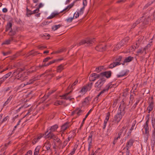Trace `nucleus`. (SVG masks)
I'll use <instances>...</instances> for the list:
<instances>
[{
  "label": "nucleus",
  "instance_id": "47",
  "mask_svg": "<svg viewBox=\"0 0 155 155\" xmlns=\"http://www.w3.org/2000/svg\"><path fill=\"white\" fill-rule=\"evenodd\" d=\"M148 124L145 123V124L143 127V128L145 130H149V128Z\"/></svg>",
  "mask_w": 155,
  "mask_h": 155
},
{
  "label": "nucleus",
  "instance_id": "58",
  "mask_svg": "<svg viewBox=\"0 0 155 155\" xmlns=\"http://www.w3.org/2000/svg\"><path fill=\"white\" fill-rule=\"evenodd\" d=\"M39 11V9H38V8H37L35 10H34L32 12V14H35V13H37Z\"/></svg>",
  "mask_w": 155,
  "mask_h": 155
},
{
  "label": "nucleus",
  "instance_id": "15",
  "mask_svg": "<svg viewBox=\"0 0 155 155\" xmlns=\"http://www.w3.org/2000/svg\"><path fill=\"white\" fill-rule=\"evenodd\" d=\"M48 130H47L45 133V135H46V137L47 138H49L50 139H52L53 137L54 134L53 133V132L50 131L48 133Z\"/></svg>",
  "mask_w": 155,
  "mask_h": 155
},
{
  "label": "nucleus",
  "instance_id": "59",
  "mask_svg": "<svg viewBox=\"0 0 155 155\" xmlns=\"http://www.w3.org/2000/svg\"><path fill=\"white\" fill-rule=\"evenodd\" d=\"M102 68L101 67H98L96 68L95 71L97 72H99L101 71Z\"/></svg>",
  "mask_w": 155,
  "mask_h": 155
},
{
  "label": "nucleus",
  "instance_id": "11",
  "mask_svg": "<svg viewBox=\"0 0 155 155\" xmlns=\"http://www.w3.org/2000/svg\"><path fill=\"white\" fill-rule=\"evenodd\" d=\"M44 134H40L38 135V136L37 137H36V138H35L33 139L32 141V143L33 144H35L44 136Z\"/></svg>",
  "mask_w": 155,
  "mask_h": 155
},
{
  "label": "nucleus",
  "instance_id": "31",
  "mask_svg": "<svg viewBox=\"0 0 155 155\" xmlns=\"http://www.w3.org/2000/svg\"><path fill=\"white\" fill-rule=\"evenodd\" d=\"M61 26V24H59L58 25H54L52 27V29L54 31H55L57 30L58 28H59Z\"/></svg>",
  "mask_w": 155,
  "mask_h": 155
},
{
  "label": "nucleus",
  "instance_id": "10",
  "mask_svg": "<svg viewBox=\"0 0 155 155\" xmlns=\"http://www.w3.org/2000/svg\"><path fill=\"white\" fill-rule=\"evenodd\" d=\"M69 123L66 122L62 125L61 127V132H62L63 133L65 130L69 127Z\"/></svg>",
  "mask_w": 155,
  "mask_h": 155
},
{
  "label": "nucleus",
  "instance_id": "9",
  "mask_svg": "<svg viewBox=\"0 0 155 155\" xmlns=\"http://www.w3.org/2000/svg\"><path fill=\"white\" fill-rule=\"evenodd\" d=\"M106 46L105 45H99L96 47L95 48L97 50H98L99 51H105L106 49Z\"/></svg>",
  "mask_w": 155,
  "mask_h": 155
},
{
  "label": "nucleus",
  "instance_id": "22",
  "mask_svg": "<svg viewBox=\"0 0 155 155\" xmlns=\"http://www.w3.org/2000/svg\"><path fill=\"white\" fill-rule=\"evenodd\" d=\"M90 99V98L89 97H86L84 101L82 102L83 105L85 106L88 105L89 104Z\"/></svg>",
  "mask_w": 155,
  "mask_h": 155
},
{
  "label": "nucleus",
  "instance_id": "43",
  "mask_svg": "<svg viewBox=\"0 0 155 155\" xmlns=\"http://www.w3.org/2000/svg\"><path fill=\"white\" fill-rule=\"evenodd\" d=\"M12 73L11 72H9L8 73L4 75L3 77L5 79V80H6L7 78H8L11 75Z\"/></svg>",
  "mask_w": 155,
  "mask_h": 155
},
{
  "label": "nucleus",
  "instance_id": "57",
  "mask_svg": "<svg viewBox=\"0 0 155 155\" xmlns=\"http://www.w3.org/2000/svg\"><path fill=\"white\" fill-rule=\"evenodd\" d=\"M155 141L151 140V146L152 150H153L155 146Z\"/></svg>",
  "mask_w": 155,
  "mask_h": 155
},
{
  "label": "nucleus",
  "instance_id": "18",
  "mask_svg": "<svg viewBox=\"0 0 155 155\" xmlns=\"http://www.w3.org/2000/svg\"><path fill=\"white\" fill-rule=\"evenodd\" d=\"M74 112H76V114L78 116H80L84 113V111L80 108H78L76 109Z\"/></svg>",
  "mask_w": 155,
  "mask_h": 155
},
{
  "label": "nucleus",
  "instance_id": "19",
  "mask_svg": "<svg viewBox=\"0 0 155 155\" xmlns=\"http://www.w3.org/2000/svg\"><path fill=\"white\" fill-rule=\"evenodd\" d=\"M64 65L63 64H61L58 66L57 69V72H61L64 69Z\"/></svg>",
  "mask_w": 155,
  "mask_h": 155
},
{
  "label": "nucleus",
  "instance_id": "56",
  "mask_svg": "<svg viewBox=\"0 0 155 155\" xmlns=\"http://www.w3.org/2000/svg\"><path fill=\"white\" fill-rule=\"evenodd\" d=\"M139 101L140 100H138L133 105L132 107V108L134 109H135L136 107V106L139 103Z\"/></svg>",
  "mask_w": 155,
  "mask_h": 155
},
{
  "label": "nucleus",
  "instance_id": "13",
  "mask_svg": "<svg viewBox=\"0 0 155 155\" xmlns=\"http://www.w3.org/2000/svg\"><path fill=\"white\" fill-rule=\"evenodd\" d=\"M134 142V140L132 139H130L126 143V148H130L133 146Z\"/></svg>",
  "mask_w": 155,
  "mask_h": 155
},
{
  "label": "nucleus",
  "instance_id": "44",
  "mask_svg": "<svg viewBox=\"0 0 155 155\" xmlns=\"http://www.w3.org/2000/svg\"><path fill=\"white\" fill-rule=\"evenodd\" d=\"M79 10L77 11L76 12H75L74 15L73 17L74 18L75 17V18H78L79 16Z\"/></svg>",
  "mask_w": 155,
  "mask_h": 155
},
{
  "label": "nucleus",
  "instance_id": "53",
  "mask_svg": "<svg viewBox=\"0 0 155 155\" xmlns=\"http://www.w3.org/2000/svg\"><path fill=\"white\" fill-rule=\"evenodd\" d=\"M150 114H147L146 117V118L147 119V120L146 122V123L148 124L149 121V118H150Z\"/></svg>",
  "mask_w": 155,
  "mask_h": 155
},
{
  "label": "nucleus",
  "instance_id": "45",
  "mask_svg": "<svg viewBox=\"0 0 155 155\" xmlns=\"http://www.w3.org/2000/svg\"><path fill=\"white\" fill-rule=\"evenodd\" d=\"M151 124L153 127L154 128L155 127V118L153 117L152 118Z\"/></svg>",
  "mask_w": 155,
  "mask_h": 155
},
{
  "label": "nucleus",
  "instance_id": "29",
  "mask_svg": "<svg viewBox=\"0 0 155 155\" xmlns=\"http://www.w3.org/2000/svg\"><path fill=\"white\" fill-rule=\"evenodd\" d=\"M134 59L133 57L131 56H129L126 58L124 60V63L129 62L132 61Z\"/></svg>",
  "mask_w": 155,
  "mask_h": 155
},
{
  "label": "nucleus",
  "instance_id": "54",
  "mask_svg": "<svg viewBox=\"0 0 155 155\" xmlns=\"http://www.w3.org/2000/svg\"><path fill=\"white\" fill-rule=\"evenodd\" d=\"M92 138H88V141L89 145L91 146V145H92Z\"/></svg>",
  "mask_w": 155,
  "mask_h": 155
},
{
  "label": "nucleus",
  "instance_id": "35",
  "mask_svg": "<svg viewBox=\"0 0 155 155\" xmlns=\"http://www.w3.org/2000/svg\"><path fill=\"white\" fill-rule=\"evenodd\" d=\"M12 40V38L11 39L7 40L2 43V45L9 44L10 43L11 41Z\"/></svg>",
  "mask_w": 155,
  "mask_h": 155
},
{
  "label": "nucleus",
  "instance_id": "51",
  "mask_svg": "<svg viewBox=\"0 0 155 155\" xmlns=\"http://www.w3.org/2000/svg\"><path fill=\"white\" fill-rule=\"evenodd\" d=\"M105 92H106L105 90L103 89L101 91L100 93L97 95V98H98V97L101 95L102 94H103Z\"/></svg>",
  "mask_w": 155,
  "mask_h": 155
},
{
  "label": "nucleus",
  "instance_id": "23",
  "mask_svg": "<svg viewBox=\"0 0 155 155\" xmlns=\"http://www.w3.org/2000/svg\"><path fill=\"white\" fill-rule=\"evenodd\" d=\"M93 82H91L87 83L85 86L87 91H90L92 88L93 84Z\"/></svg>",
  "mask_w": 155,
  "mask_h": 155
},
{
  "label": "nucleus",
  "instance_id": "34",
  "mask_svg": "<svg viewBox=\"0 0 155 155\" xmlns=\"http://www.w3.org/2000/svg\"><path fill=\"white\" fill-rule=\"evenodd\" d=\"M144 134V137L146 140H147L149 136V130H145Z\"/></svg>",
  "mask_w": 155,
  "mask_h": 155
},
{
  "label": "nucleus",
  "instance_id": "50",
  "mask_svg": "<svg viewBox=\"0 0 155 155\" xmlns=\"http://www.w3.org/2000/svg\"><path fill=\"white\" fill-rule=\"evenodd\" d=\"M105 92H106L105 90L103 89L101 91L100 93L97 95V98H98V97L101 95L102 94H103Z\"/></svg>",
  "mask_w": 155,
  "mask_h": 155
},
{
  "label": "nucleus",
  "instance_id": "20",
  "mask_svg": "<svg viewBox=\"0 0 155 155\" xmlns=\"http://www.w3.org/2000/svg\"><path fill=\"white\" fill-rule=\"evenodd\" d=\"M129 72V71H122L120 73V74H117V77L119 78L121 77H122L123 76L126 75L127 73Z\"/></svg>",
  "mask_w": 155,
  "mask_h": 155
},
{
  "label": "nucleus",
  "instance_id": "36",
  "mask_svg": "<svg viewBox=\"0 0 155 155\" xmlns=\"http://www.w3.org/2000/svg\"><path fill=\"white\" fill-rule=\"evenodd\" d=\"M151 44H152L151 43V44L149 43V44H148L146 46H145L143 48V50L144 51H145V54H147V53L146 52V50L148 49L149 48H150V47H151V46L152 45Z\"/></svg>",
  "mask_w": 155,
  "mask_h": 155
},
{
  "label": "nucleus",
  "instance_id": "40",
  "mask_svg": "<svg viewBox=\"0 0 155 155\" xmlns=\"http://www.w3.org/2000/svg\"><path fill=\"white\" fill-rule=\"evenodd\" d=\"M129 38L128 37H126L125 38H124L121 41V42H122L123 43L124 45L125 44V43L127 42L129 40Z\"/></svg>",
  "mask_w": 155,
  "mask_h": 155
},
{
  "label": "nucleus",
  "instance_id": "3",
  "mask_svg": "<svg viewBox=\"0 0 155 155\" xmlns=\"http://www.w3.org/2000/svg\"><path fill=\"white\" fill-rule=\"evenodd\" d=\"M94 39L87 38L85 40H81L78 44V46H80L84 44H87L88 45H90L94 42Z\"/></svg>",
  "mask_w": 155,
  "mask_h": 155
},
{
  "label": "nucleus",
  "instance_id": "60",
  "mask_svg": "<svg viewBox=\"0 0 155 155\" xmlns=\"http://www.w3.org/2000/svg\"><path fill=\"white\" fill-rule=\"evenodd\" d=\"M94 134V132L93 131H91L90 132V135L88 137V138H92Z\"/></svg>",
  "mask_w": 155,
  "mask_h": 155
},
{
  "label": "nucleus",
  "instance_id": "21",
  "mask_svg": "<svg viewBox=\"0 0 155 155\" xmlns=\"http://www.w3.org/2000/svg\"><path fill=\"white\" fill-rule=\"evenodd\" d=\"M60 13V12H54L52 13L51 15L47 18L48 19H51L57 15H58Z\"/></svg>",
  "mask_w": 155,
  "mask_h": 155
},
{
  "label": "nucleus",
  "instance_id": "42",
  "mask_svg": "<svg viewBox=\"0 0 155 155\" xmlns=\"http://www.w3.org/2000/svg\"><path fill=\"white\" fill-rule=\"evenodd\" d=\"M136 124V121L135 120L132 123V127L130 129V131H132L134 130V127H135V129L136 128V126H135V124Z\"/></svg>",
  "mask_w": 155,
  "mask_h": 155
},
{
  "label": "nucleus",
  "instance_id": "37",
  "mask_svg": "<svg viewBox=\"0 0 155 155\" xmlns=\"http://www.w3.org/2000/svg\"><path fill=\"white\" fill-rule=\"evenodd\" d=\"M87 91L86 88L85 86H84L80 91L79 92L80 93L84 94Z\"/></svg>",
  "mask_w": 155,
  "mask_h": 155
},
{
  "label": "nucleus",
  "instance_id": "55",
  "mask_svg": "<svg viewBox=\"0 0 155 155\" xmlns=\"http://www.w3.org/2000/svg\"><path fill=\"white\" fill-rule=\"evenodd\" d=\"M9 117L8 116L5 117L3 119L1 122L0 123L1 124L2 123L4 122H5L6 121L8 118Z\"/></svg>",
  "mask_w": 155,
  "mask_h": 155
},
{
  "label": "nucleus",
  "instance_id": "4",
  "mask_svg": "<svg viewBox=\"0 0 155 155\" xmlns=\"http://www.w3.org/2000/svg\"><path fill=\"white\" fill-rule=\"evenodd\" d=\"M121 56H119L118 58L116 59L115 62H114L109 65L108 66L109 68H113L117 65H120L121 64L120 62L121 61Z\"/></svg>",
  "mask_w": 155,
  "mask_h": 155
},
{
  "label": "nucleus",
  "instance_id": "2",
  "mask_svg": "<svg viewBox=\"0 0 155 155\" xmlns=\"http://www.w3.org/2000/svg\"><path fill=\"white\" fill-rule=\"evenodd\" d=\"M150 18H148L147 19L144 18L143 16L140 18V19L137 20L135 23H134L132 26L131 28H134L135 27L140 23H142L143 25L147 24L149 23Z\"/></svg>",
  "mask_w": 155,
  "mask_h": 155
},
{
  "label": "nucleus",
  "instance_id": "5",
  "mask_svg": "<svg viewBox=\"0 0 155 155\" xmlns=\"http://www.w3.org/2000/svg\"><path fill=\"white\" fill-rule=\"evenodd\" d=\"M105 81V79L101 78L95 83L94 85L95 87L97 89H100Z\"/></svg>",
  "mask_w": 155,
  "mask_h": 155
},
{
  "label": "nucleus",
  "instance_id": "16",
  "mask_svg": "<svg viewBox=\"0 0 155 155\" xmlns=\"http://www.w3.org/2000/svg\"><path fill=\"white\" fill-rule=\"evenodd\" d=\"M51 144L50 142L48 141H47L45 143L44 147H45L47 151L50 150L51 151Z\"/></svg>",
  "mask_w": 155,
  "mask_h": 155
},
{
  "label": "nucleus",
  "instance_id": "62",
  "mask_svg": "<svg viewBox=\"0 0 155 155\" xmlns=\"http://www.w3.org/2000/svg\"><path fill=\"white\" fill-rule=\"evenodd\" d=\"M51 59V58L50 57H47L44 59V60L43 61V62H47V61H48L49 60Z\"/></svg>",
  "mask_w": 155,
  "mask_h": 155
},
{
  "label": "nucleus",
  "instance_id": "8",
  "mask_svg": "<svg viewBox=\"0 0 155 155\" xmlns=\"http://www.w3.org/2000/svg\"><path fill=\"white\" fill-rule=\"evenodd\" d=\"M154 106V102L153 100L149 104V105L147 108V110L148 111V113L150 112L153 110Z\"/></svg>",
  "mask_w": 155,
  "mask_h": 155
},
{
  "label": "nucleus",
  "instance_id": "46",
  "mask_svg": "<svg viewBox=\"0 0 155 155\" xmlns=\"http://www.w3.org/2000/svg\"><path fill=\"white\" fill-rule=\"evenodd\" d=\"M85 8L84 7H83L81 8L80 10H79V13L80 15L84 13Z\"/></svg>",
  "mask_w": 155,
  "mask_h": 155
},
{
  "label": "nucleus",
  "instance_id": "27",
  "mask_svg": "<svg viewBox=\"0 0 155 155\" xmlns=\"http://www.w3.org/2000/svg\"><path fill=\"white\" fill-rule=\"evenodd\" d=\"M40 148V146H37L35 150L34 155H39V150Z\"/></svg>",
  "mask_w": 155,
  "mask_h": 155
},
{
  "label": "nucleus",
  "instance_id": "17",
  "mask_svg": "<svg viewBox=\"0 0 155 155\" xmlns=\"http://www.w3.org/2000/svg\"><path fill=\"white\" fill-rule=\"evenodd\" d=\"M44 74V73L40 75H38L36 76H35L33 77L31 79L29 80V81H31L32 82V84L33 83L34 81L36 80L39 79H40L41 77Z\"/></svg>",
  "mask_w": 155,
  "mask_h": 155
},
{
  "label": "nucleus",
  "instance_id": "48",
  "mask_svg": "<svg viewBox=\"0 0 155 155\" xmlns=\"http://www.w3.org/2000/svg\"><path fill=\"white\" fill-rule=\"evenodd\" d=\"M74 19V17L72 18H68L67 19H66V21L68 22H71L73 19Z\"/></svg>",
  "mask_w": 155,
  "mask_h": 155
},
{
  "label": "nucleus",
  "instance_id": "12",
  "mask_svg": "<svg viewBox=\"0 0 155 155\" xmlns=\"http://www.w3.org/2000/svg\"><path fill=\"white\" fill-rule=\"evenodd\" d=\"M12 23L11 21H9L7 24L5 28V31H7L8 30H10V32H12Z\"/></svg>",
  "mask_w": 155,
  "mask_h": 155
},
{
  "label": "nucleus",
  "instance_id": "14",
  "mask_svg": "<svg viewBox=\"0 0 155 155\" xmlns=\"http://www.w3.org/2000/svg\"><path fill=\"white\" fill-rule=\"evenodd\" d=\"M42 67V65H40L38 66L31 67V68L32 69H34V70H29V72L31 73H32L36 72L37 70L40 69Z\"/></svg>",
  "mask_w": 155,
  "mask_h": 155
},
{
  "label": "nucleus",
  "instance_id": "41",
  "mask_svg": "<svg viewBox=\"0 0 155 155\" xmlns=\"http://www.w3.org/2000/svg\"><path fill=\"white\" fill-rule=\"evenodd\" d=\"M63 102L62 101H57L54 102V104L56 106L61 105Z\"/></svg>",
  "mask_w": 155,
  "mask_h": 155
},
{
  "label": "nucleus",
  "instance_id": "63",
  "mask_svg": "<svg viewBox=\"0 0 155 155\" xmlns=\"http://www.w3.org/2000/svg\"><path fill=\"white\" fill-rule=\"evenodd\" d=\"M83 7L85 8V7L87 5V1L86 0H83Z\"/></svg>",
  "mask_w": 155,
  "mask_h": 155
},
{
  "label": "nucleus",
  "instance_id": "39",
  "mask_svg": "<svg viewBox=\"0 0 155 155\" xmlns=\"http://www.w3.org/2000/svg\"><path fill=\"white\" fill-rule=\"evenodd\" d=\"M144 51L143 50V48H141V49H139L138 50L137 52V54H136L137 56H138L140 54H142L143 51Z\"/></svg>",
  "mask_w": 155,
  "mask_h": 155
},
{
  "label": "nucleus",
  "instance_id": "49",
  "mask_svg": "<svg viewBox=\"0 0 155 155\" xmlns=\"http://www.w3.org/2000/svg\"><path fill=\"white\" fill-rule=\"evenodd\" d=\"M110 113L109 112H107L106 114V118L105 120L108 121V120H109V117H110Z\"/></svg>",
  "mask_w": 155,
  "mask_h": 155
},
{
  "label": "nucleus",
  "instance_id": "26",
  "mask_svg": "<svg viewBox=\"0 0 155 155\" xmlns=\"http://www.w3.org/2000/svg\"><path fill=\"white\" fill-rule=\"evenodd\" d=\"M124 44L120 41L115 46L114 50H116L119 49L122 46L124 45Z\"/></svg>",
  "mask_w": 155,
  "mask_h": 155
},
{
  "label": "nucleus",
  "instance_id": "38",
  "mask_svg": "<svg viewBox=\"0 0 155 155\" xmlns=\"http://www.w3.org/2000/svg\"><path fill=\"white\" fill-rule=\"evenodd\" d=\"M111 84H108L106 86L105 88L104 89L106 92L110 88H111L112 87V86H111Z\"/></svg>",
  "mask_w": 155,
  "mask_h": 155
},
{
  "label": "nucleus",
  "instance_id": "1",
  "mask_svg": "<svg viewBox=\"0 0 155 155\" xmlns=\"http://www.w3.org/2000/svg\"><path fill=\"white\" fill-rule=\"evenodd\" d=\"M126 107L124 105V103L121 104L118 108V110L117 114L114 117L113 121L117 123H119L125 113Z\"/></svg>",
  "mask_w": 155,
  "mask_h": 155
},
{
  "label": "nucleus",
  "instance_id": "61",
  "mask_svg": "<svg viewBox=\"0 0 155 155\" xmlns=\"http://www.w3.org/2000/svg\"><path fill=\"white\" fill-rule=\"evenodd\" d=\"M55 140L57 143H58L60 145H61L62 144V141H61L60 139L58 137L57 138V139Z\"/></svg>",
  "mask_w": 155,
  "mask_h": 155
},
{
  "label": "nucleus",
  "instance_id": "32",
  "mask_svg": "<svg viewBox=\"0 0 155 155\" xmlns=\"http://www.w3.org/2000/svg\"><path fill=\"white\" fill-rule=\"evenodd\" d=\"M63 59L62 58H60V59L54 60H53L52 61H50V62H49L48 63V64L51 65V64H52L53 63H54L55 62H58V61H61V60H63Z\"/></svg>",
  "mask_w": 155,
  "mask_h": 155
},
{
  "label": "nucleus",
  "instance_id": "30",
  "mask_svg": "<svg viewBox=\"0 0 155 155\" xmlns=\"http://www.w3.org/2000/svg\"><path fill=\"white\" fill-rule=\"evenodd\" d=\"M32 84V82H31V81H29L26 82V83L25 84H22L20 85L18 87V89H20L21 88H22L24 87L25 86H26L30 84Z\"/></svg>",
  "mask_w": 155,
  "mask_h": 155
},
{
  "label": "nucleus",
  "instance_id": "52",
  "mask_svg": "<svg viewBox=\"0 0 155 155\" xmlns=\"http://www.w3.org/2000/svg\"><path fill=\"white\" fill-rule=\"evenodd\" d=\"M68 142L69 141H68L66 139L64 142L62 147V148H64L65 146L66 145Z\"/></svg>",
  "mask_w": 155,
  "mask_h": 155
},
{
  "label": "nucleus",
  "instance_id": "24",
  "mask_svg": "<svg viewBox=\"0 0 155 155\" xmlns=\"http://www.w3.org/2000/svg\"><path fill=\"white\" fill-rule=\"evenodd\" d=\"M71 92V91H70V92L66 93L65 94L60 96L61 97H62V99H64L66 100L69 99L70 100H71V99L70 98V97H67L68 95Z\"/></svg>",
  "mask_w": 155,
  "mask_h": 155
},
{
  "label": "nucleus",
  "instance_id": "28",
  "mask_svg": "<svg viewBox=\"0 0 155 155\" xmlns=\"http://www.w3.org/2000/svg\"><path fill=\"white\" fill-rule=\"evenodd\" d=\"M75 135V133L73 132H71L68 136V138L66 139L68 141H69L71 139L73 138Z\"/></svg>",
  "mask_w": 155,
  "mask_h": 155
},
{
  "label": "nucleus",
  "instance_id": "25",
  "mask_svg": "<svg viewBox=\"0 0 155 155\" xmlns=\"http://www.w3.org/2000/svg\"><path fill=\"white\" fill-rule=\"evenodd\" d=\"M58 125L55 124L51 127L49 130L50 131L52 132L55 131L58 128Z\"/></svg>",
  "mask_w": 155,
  "mask_h": 155
},
{
  "label": "nucleus",
  "instance_id": "33",
  "mask_svg": "<svg viewBox=\"0 0 155 155\" xmlns=\"http://www.w3.org/2000/svg\"><path fill=\"white\" fill-rule=\"evenodd\" d=\"M26 15L27 16L29 17L32 14H33L31 10H29L27 7L26 8Z\"/></svg>",
  "mask_w": 155,
  "mask_h": 155
},
{
  "label": "nucleus",
  "instance_id": "64",
  "mask_svg": "<svg viewBox=\"0 0 155 155\" xmlns=\"http://www.w3.org/2000/svg\"><path fill=\"white\" fill-rule=\"evenodd\" d=\"M32 152L31 150L28 151L25 155H32Z\"/></svg>",
  "mask_w": 155,
  "mask_h": 155
},
{
  "label": "nucleus",
  "instance_id": "7",
  "mask_svg": "<svg viewBox=\"0 0 155 155\" xmlns=\"http://www.w3.org/2000/svg\"><path fill=\"white\" fill-rule=\"evenodd\" d=\"M111 74V72L110 71L102 72L100 74V77L101 76H104L107 78H108L110 77Z\"/></svg>",
  "mask_w": 155,
  "mask_h": 155
},
{
  "label": "nucleus",
  "instance_id": "6",
  "mask_svg": "<svg viewBox=\"0 0 155 155\" xmlns=\"http://www.w3.org/2000/svg\"><path fill=\"white\" fill-rule=\"evenodd\" d=\"M100 78V74H97L96 73H92L91 74L89 77V79L90 81H93Z\"/></svg>",
  "mask_w": 155,
  "mask_h": 155
}]
</instances>
